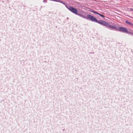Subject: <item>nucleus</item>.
<instances>
[{"label":"nucleus","instance_id":"obj_5","mask_svg":"<svg viewBox=\"0 0 133 133\" xmlns=\"http://www.w3.org/2000/svg\"><path fill=\"white\" fill-rule=\"evenodd\" d=\"M104 21H103L102 20H100L99 21H98L97 20L96 21V22L101 24L102 25L103 24V22Z\"/></svg>","mask_w":133,"mask_h":133},{"label":"nucleus","instance_id":"obj_3","mask_svg":"<svg viewBox=\"0 0 133 133\" xmlns=\"http://www.w3.org/2000/svg\"><path fill=\"white\" fill-rule=\"evenodd\" d=\"M118 30L120 31L127 33L128 32L127 29L123 27H119L118 28Z\"/></svg>","mask_w":133,"mask_h":133},{"label":"nucleus","instance_id":"obj_12","mask_svg":"<svg viewBox=\"0 0 133 133\" xmlns=\"http://www.w3.org/2000/svg\"><path fill=\"white\" fill-rule=\"evenodd\" d=\"M94 13H95V14H97L98 15L99 14V13H97V12H96L95 11Z\"/></svg>","mask_w":133,"mask_h":133},{"label":"nucleus","instance_id":"obj_2","mask_svg":"<svg viewBox=\"0 0 133 133\" xmlns=\"http://www.w3.org/2000/svg\"><path fill=\"white\" fill-rule=\"evenodd\" d=\"M88 19H89L92 21H95L96 22L97 19L94 16L90 15H88L87 16Z\"/></svg>","mask_w":133,"mask_h":133},{"label":"nucleus","instance_id":"obj_7","mask_svg":"<svg viewBox=\"0 0 133 133\" xmlns=\"http://www.w3.org/2000/svg\"><path fill=\"white\" fill-rule=\"evenodd\" d=\"M125 22L129 24V25H131V26H133V24L131 23L130 22H129L128 21H125Z\"/></svg>","mask_w":133,"mask_h":133},{"label":"nucleus","instance_id":"obj_4","mask_svg":"<svg viewBox=\"0 0 133 133\" xmlns=\"http://www.w3.org/2000/svg\"><path fill=\"white\" fill-rule=\"evenodd\" d=\"M107 26L109 28H110L113 29H115L116 28V27L115 26H114V25H110L109 24V23H108V25Z\"/></svg>","mask_w":133,"mask_h":133},{"label":"nucleus","instance_id":"obj_10","mask_svg":"<svg viewBox=\"0 0 133 133\" xmlns=\"http://www.w3.org/2000/svg\"><path fill=\"white\" fill-rule=\"evenodd\" d=\"M91 12H93V13H95V11H93V10H91L90 11Z\"/></svg>","mask_w":133,"mask_h":133},{"label":"nucleus","instance_id":"obj_11","mask_svg":"<svg viewBox=\"0 0 133 133\" xmlns=\"http://www.w3.org/2000/svg\"><path fill=\"white\" fill-rule=\"evenodd\" d=\"M91 12H93V13H95V11H93V10H91L90 11Z\"/></svg>","mask_w":133,"mask_h":133},{"label":"nucleus","instance_id":"obj_6","mask_svg":"<svg viewBox=\"0 0 133 133\" xmlns=\"http://www.w3.org/2000/svg\"><path fill=\"white\" fill-rule=\"evenodd\" d=\"M103 24H102L103 25H104L107 26H108V25L109 23H108V22H106L105 21H103Z\"/></svg>","mask_w":133,"mask_h":133},{"label":"nucleus","instance_id":"obj_1","mask_svg":"<svg viewBox=\"0 0 133 133\" xmlns=\"http://www.w3.org/2000/svg\"><path fill=\"white\" fill-rule=\"evenodd\" d=\"M68 8L72 12L76 15H78V11L76 9L71 6H69Z\"/></svg>","mask_w":133,"mask_h":133},{"label":"nucleus","instance_id":"obj_9","mask_svg":"<svg viewBox=\"0 0 133 133\" xmlns=\"http://www.w3.org/2000/svg\"><path fill=\"white\" fill-rule=\"evenodd\" d=\"M98 15L102 17H104V15H101V14H99H99H98Z\"/></svg>","mask_w":133,"mask_h":133},{"label":"nucleus","instance_id":"obj_8","mask_svg":"<svg viewBox=\"0 0 133 133\" xmlns=\"http://www.w3.org/2000/svg\"><path fill=\"white\" fill-rule=\"evenodd\" d=\"M79 15L80 16H81V17H83V18H87L85 16H83V15Z\"/></svg>","mask_w":133,"mask_h":133},{"label":"nucleus","instance_id":"obj_13","mask_svg":"<svg viewBox=\"0 0 133 133\" xmlns=\"http://www.w3.org/2000/svg\"><path fill=\"white\" fill-rule=\"evenodd\" d=\"M130 10L131 11H133V9H131Z\"/></svg>","mask_w":133,"mask_h":133}]
</instances>
